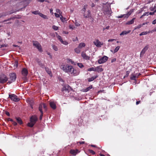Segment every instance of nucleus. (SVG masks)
<instances>
[{"label":"nucleus","mask_w":156,"mask_h":156,"mask_svg":"<svg viewBox=\"0 0 156 156\" xmlns=\"http://www.w3.org/2000/svg\"><path fill=\"white\" fill-rule=\"evenodd\" d=\"M92 88V86L91 85L90 86H89V87H88L87 88H86L84 90V91L85 92H87Z\"/></svg>","instance_id":"nucleus-28"},{"label":"nucleus","mask_w":156,"mask_h":156,"mask_svg":"<svg viewBox=\"0 0 156 156\" xmlns=\"http://www.w3.org/2000/svg\"><path fill=\"white\" fill-rule=\"evenodd\" d=\"M98 77V75L93 76H92L91 78H88V81L89 82L93 81L94 79H95L97 78Z\"/></svg>","instance_id":"nucleus-18"},{"label":"nucleus","mask_w":156,"mask_h":156,"mask_svg":"<svg viewBox=\"0 0 156 156\" xmlns=\"http://www.w3.org/2000/svg\"><path fill=\"white\" fill-rule=\"evenodd\" d=\"M38 15L44 19H47L48 18L46 15H44L42 13H39Z\"/></svg>","instance_id":"nucleus-24"},{"label":"nucleus","mask_w":156,"mask_h":156,"mask_svg":"<svg viewBox=\"0 0 156 156\" xmlns=\"http://www.w3.org/2000/svg\"><path fill=\"white\" fill-rule=\"evenodd\" d=\"M69 28L70 29L73 30L75 29V27L74 26L70 25L69 26Z\"/></svg>","instance_id":"nucleus-50"},{"label":"nucleus","mask_w":156,"mask_h":156,"mask_svg":"<svg viewBox=\"0 0 156 156\" xmlns=\"http://www.w3.org/2000/svg\"><path fill=\"white\" fill-rule=\"evenodd\" d=\"M67 60L68 62H71L72 64L75 65H76L75 62L70 58L68 59Z\"/></svg>","instance_id":"nucleus-31"},{"label":"nucleus","mask_w":156,"mask_h":156,"mask_svg":"<svg viewBox=\"0 0 156 156\" xmlns=\"http://www.w3.org/2000/svg\"><path fill=\"white\" fill-rule=\"evenodd\" d=\"M149 48V45H146L144 48L140 52V57H142L143 56L144 54L145 53L146 51Z\"/></svg>","instance_id":"nucleus-13"},{"label":"nucleus","mask_w":156,"mask_h":156,"mask_svg":"<svg viewBox=\"0 0 156 156\" xmlns=\"http://www.w3.org/2000/svg\"><path fill=\"white\" fill-rule=\"evenodd\" d=\"M52 28L55 30H57L58 29V27L55 25H53L52 27Z\"/></svg>","instance_id":"nucleus-36"},{"label":"nucleus","mask_w":156,"mask_h":156,"mask_svg":"<svg viewBox=\"0 0 156 156\" xmlns=\"http://www.w3.org/2000/svg\"><path fill=\"white\" fill-rule=\"evenodd\" d=\"M80 73V70L78 69H75L73 67L69 74L72 76H76L79 75Z\"/></svg>","instance_id":"nucleus-3"},{"label":"nucleus","mask_w":156,"mask_h":156,"mask_svg":"<svg viewBox=\"0 0 156 156\" xmlns=\"http://www.w3.org/2000/svg\"><path fill=\"white\" fill-rule=\"evenodd\" d=\"M148 12H145L144 13V14L142 15V16L140 17V18H142L144 16H145L146 15L148 16Z\"/></svg>","instance_id":"nucleus-42"},{"label":"nucleus","mask_w":156,"mask_h":156,"mask_svg":"<svg viewBox=\"0 0 156 156\" xmlns=\"http://www.w3.org/2000/svg\"><path fill=\"white\" fill-rule=\"evenodd\" d=\"M28 73L27 70L25 68L23 69L22 71V74L24 76H27Z\"/></svg>","instance_id":"nucleus-15"},{"label":"nucleus","mask_w":156,"mask_h":156,"mask_svg":"<svg viewBox=\"0 0 156 156\" xmlns=\"http://www.w3.org/2000/svg\"><path fill=\"white\" fill-rule=\"evenodd\" d=\"M7 45H8L7 44H2L1 45V48L3 47H7Z\"/></svg>","instance_id":"nucleus-54"},{"label":"nucleus","mask_w":156,"mask_h":156,"mask_svg":"<svg viewBox=\"0 0 156 156\" xmlns=\"http://www.w3.org/2000/svg\"><path fill=\"white\" fill-rule=\"evenodd\" d=\"M123 17H125V14L123 15H121L120 16H117V17H118V18H122Z\"/></svg>","instance_id":"nucleus-53"},{"label":"nucleus","mask_w":156,"mask_h":156,"mask_svg":"<svg viewBox=\"0 0 156 156\" xmlns=\"http://www.w3.org/2000/svg\"><path fill=\"white\" fill-rule=\"evenodd\" d=\"M41 113V114L40 116V120H41L42 119V117H43V112Z\"/></svg>","instance_id":"nucleus-51"},{"label":"nucleus","mask_w":156,"mask_h":156,"mask_svg":"<svg viewBox=\"0 0 156 156\" xmlns=\"http://www.w3.org/2000/svg\"><path fill=\"white\" fill-rule=\"evenodd\" d=\"M131 14V13L130 12H128L127 14H125V17L128 18L129 16Z\"/></svg>","instance_id":"nucleus-44"},{"label":"nucleus","mask_w":156,"mask_h":156,"mask_svg":"<svg viewBox=\"0 0 156 156\" xmlns=\"http://www.w3.org/2000/svg\"><path fill=\"white\" fill-rule=\"evenodd\" d=\"M8 121H11V122H13V120L11 118H8Z\"/></svg>","instance_id":"nucleus-58"},{"label":"nucleus","mask_w":156,"mask_h":156,"mask_svg":"<svg viewBox=\"0 0 156 156\" xmlns=\"http://www.w3.org/2000/svg\"><path fill=\"white\" fill-rule=\"evenodd\" d=\"M55 16L57 18H58L60 17V15L56 13H55Z\"/></svg>","instance_id":"nucleus-52"},{"label":"nucleus","mask_w":156,"mask_h":156,"mask_svg":"<svg viewBox=\"0 0 156 156\" xmlns=\"http://www.w3.org/2000/svg\"><path fill=\"white\" fill-rule=\"evenodd\" d=\"M37 120V118L36 115H32L30 118V122L27 124L28 126L31 127H33Z\"/></svg>","instance_id":"nucleus-2"},{"label":"nucleus","mask_w":156,"mask_h":156,"mask_svg":"<svg viewBox=\"0 0 156 156\" xmlns=\"http://www.w3.org/2000/svg\"><path fill=\"white\" fill-rule=\"evenodd\" d=\"M5 114L7 116H10V114L7 111H6L5 112Z\"/></svg>","instance_id":"nucleus-56"},{"label":"nucleus","mask_w":156,"mask_h":156,"mask_svg":"<svg viewBox=\"0 0 156 156\" xmlns=\"http://www.w3.org/2000/svg\"><path fill=\"white\" fill-rule=\"evenodd\" d=\"M33 45L40 52L43 51L41 46L37 41H33Z\"/></svg>","instance_id":"nucleus-4"},{"label":"nucleus","mask_w":156,"mask_h":156,"mask_svg":"<svg viewBox=\"0 0 156 156\" xmlns=\"http://www.w3.org/2000/svg\"><path fill=\"white\" fill-rule=\"evenodd\" d=\"M83 16L86 18H90L92 20H94L93 18L91 17L90 11L89 10H88L87 12H85L84 13Z\"/></svg>","instance_id":"nucleus-8"},{"label":"nucleus","mask_w":156,"mask_h":156,"mask_svg":"<svg viewBox=\"0 0 156 156\" xmlns=\"http://www.w3.org/2000/svg\"><path fill=\"white\" fill-rule=\"evenodd\" d=\"M108 58L107 56H104L98 60V62L100 64L105 63L107 61Z\"/></svg>","instance_id":"nucleus-10"},{"label":"nucleus","mask_w":156,"mask_h":156,"mask_svg":"<svg viewBox=\"0 0 156 156\" xmlns=\"http://www.w3.org/2000/svg\"><path fill=\"white\" fill-rule=\"evenodd\" d=\"M9 78L8 82L11 83L14 81L16 79V75L15 73H12L9 75Z\"/></svg>","instance_id":"nucleus-5"},{"label":"nucleus","mask_w":156,"mask_h":156,"mask_svg":"<svg viewBox=\"0 0 156 156\" xmlns=\"http://www.w3.org/2000/svg\"><path fill=\"white\" fill-rule=\"evenodd\" d=\"M12 124L14 126H16L17 125V123L16 122L14 121L12 122Z\"/></svg>","instance_id":"nucleus-55"},{"label":"nucleus","mask_w":156,"mask_h":156,"mask_svg":"<svg viewBox=\"0 0 156 156\" xmlns=\"http://www.w3.org/2000/svg\"><path fill=\"white\" fill-rule=\"evenodd\" d=\"M87 71H96V69L95 68H94V67H91V68H89L87 69Z\"/></svg>","instance_id":"nucleus-35"},{"label":"nucleus","mask_w":156,"mask_h":156,"mask_svg":"<svg viewBox=\"0 0 156 156\" xmlns=\"http://www.w3.org/2000/svg\"><path fill=\"white\" fill-rule=\"evenodd\" d=\"M156 12H155V11H154L153 12H150L149 13V14L150 15H153L154 14V13Z\"/></svg>","instance_id":"nucleus-59"},{"label":"nucleus","mask_w":156,"mask_h":156,"mask_svg":"<svg viewBox=\"0 0 156 156\" xmlns=\"http://www.w3.org/2000/svg\"><path fill=\"white\" fill-rule=\"evenodd\" d=\"M100 66H97L96 68H95L96 69V70L98 71H102L103 70V69L101 68H100Z\"/></svg>","instance_id":"nucleus-30"},{"label":"nucleus","mask_w":156,"mask_h":156,"mask_svg":"<svg viewBox=\"0 0 156 156\" xmlns=\"http://www.w3.org/2000/svg\"><path fill=\"white\" fill-rule=\"evenodd\" d=\"M129 73V71H126V75L125 76H124V77H127L128 76Z\"/></svg>","instance_id":"nucleus-48"},{"label":"nucleus","mask_w":156,"mask_h":156,"mask_svg":"<svg viewBox=\"0 0 156 156\" xmlns=\"http://www.w3.org/2000/svg\"><path fill=\"white\" fill-rule=\"evenodd\" d=\"M116 59L115 58H113L111 62H115L116 61Z\"/></svg>","instance_id":"nucleus-61"},{"label":"nucleus","mask_w":156,"mask_h":156,"mask_svg":"<svg viewBox=\"0 0 156 156\" xmlns=\"http://www.w3.org/2000/svg\"><path fill=\"white\" fill-rule=\"evenodd\" d=\"M140 102V101H136V105H138L139 104Z\"/></svg>","instance_id":"nucleus-62"},{"label":"nucleus","mask_w":156,"mask_h":156,"mask_svg":"<svg viewBox=\"0 0 156 156\" xmlns=\"http://www.w3.org/2000/svg\"><path fill=\"white\" fill-rule=\"evenodd\" d=\"M45 69L48 73L50 75V76H52L51 72L50 70L47 67L45 68Z\"/></svg>","instance_id":"nucleus-23"},{"label":"nucleus","mask_w":156,"mask_h":156,"mask_svg":"<svg viewBox=\"0 0 156 156\" xmlns=\"http://www.w3.org/2000/svg\"><path fill=\"white\" fill-rule=\"evenodd\" d=\"M94 44L97 47H101V46L103 44V42H100L98 40L96 39L93 42Z\"/></svg>","instance_id":"nucleus-9"},{"label":"nucleus","mask_w":156,"mask_h":156,"mask_svg":"<svg viewBox=\"0 0 156 156\" xmlns=\"http://www.w3.org/2000/svg\"><path fill=\"white\" fill-rule=\"evenodd\" d=\"M13 13V12H10V13L8 12L3 13H2V15H1L0 16V18H1L2 17L5 16L7 15Z\"/></svg>","instance_id":"nucleus-21"},{"label":"nucleus","mask_w":156,"mask_h":156,"mask_svg":"<svg viewBox=\"0 0 156 156\" xmlns=\"http://www.w3.org/2000/svg\"><path fill=\"white\" fill-rule=\"evenodd\" d=\"M56 11L57 13H59L60 15L62 13V12H61L60 10L58 9H56Z\"/></svg>","instance_id":"nucleus-46"},{"label":"nucleus","mask_w":156,"mask_h":156,"mask_svg":"<svg viewBox=\"0 0 156 156\" xmlns=\"http://www.w3.org/2000/svg\"><path fill=\"white\" fill-rule=\"evenodd\" d=\"M120 48V47L119 46H118L117 47H116V48L114 49L113 53H114L117 52L119 50Z\"/></svg>","instance_id":"nucleus-33"},{"label":"nucleus","mask_w":156,"mask_h":156,"mask_svg":"<svg viewBox=\"0 0 156 156\" xmlns=\"http://www.w3.org/2000/svg\"><path fill=\"white\" fill-rule=\"evenodd\" d=\"M115 40V39H109L108 41V42H110V41H114Z\"/></svg>","instance_id":"nucleus-63"},{"label":"nucleus","mask_w":156,"mask_h":156,"mask_svg":"<svg viewBox=\"0 0 156 156\" xmlns=\"http://www.w3.org/2000/svg\"><path fill=\"white\" fill-rule=\"evenodd\" d=\"M80 48H79V47L77 48H76L75 49V52L77 54L79 53L80 51Z\"/></svg>","instance_id":"nucleus-32"},{"label":"nucleus","mask_w":156,"mask_h":156,"mask_svg":"<svg viewBox=\"0 0 156 156\" xmlns=\"http://www.w3.org/2000/svg\"><path fill=\"white\" fill-rule=\"evenodd\" d=\"M49 104L51 107L53 109H55L56 108V104L54 102L51 101L50 102Z\"/></svg>","instance_id":"nucleus-16"},{"label":"nucleus","mask_w":156,"mask_h":156,"mask_svg":"<svg viewBox=\"0 0 156 156\" xmlns=\"http://www.w3.org/2000/svg\"><path fill=\"white\" fill-rule=\"evenodd\" d=\"M61 42L62 43V44H64V45H67L68 44V43L66 41H63V40H62Z\"/></svg>","instance_id":"nucleus-41"},{"label":"nucleus","mask_w":156,"mask_h":156,"mask_svg":"<svg viewBox=\"0 0 156 156\" xmlns=\"http://www.w3.org/2000/svg\"><path fill=\"white\" fill-rule=\"evenodd\" d=\"M52 48L55 51H57L58 50V47L55 45H52Z\"/></svg>","instance_id":"nucleus-34"},{"label":"nucleus","mask_w":156,"mask_h":156,"mask_svg":"<svg viewBox=\"0 0 156 156\" xmlns=\"http://www.w3.org/2000/svg\"><path fill=\"white\" fill-rule=\"evenodd\" d=\"M131 31L130 30L127 31H123L121 34L120 35L122 36V35H126L128 34Z\"/></svg>","instance_id":"nucleus-19"},{"label":"nucleus","mask_w":156,"mask_h":156,"mask_svg":"<svg viewBox=\"0 0 156 156\" xmlns=\"http://www.w3.org/2000/svg\"><path fill=\"white\" fill-rule=\"evenodd\" d=\"M8 80V78L4 74H2L0 76V83H6Z\"/></svg>","instance_id":"nucleus-6"},{"label":"nucleus","mask_w":156,"mask_h":156,"mask_svg":"<svg viewBox=\"0 0 156 156\" xmlns=\"http://www.w3.org/2000/svg\"><path fill=\"white\" fill-rule=\"evenodd\" d=\"M135 19V18H133L130 21L126 23V24H128V25H130V24H133L134 22V20Z\"/></svg>","instance_id":"nucleus-26"},{"label":"nucleus","mask_w":156,"mask_h":156,"mask_svg":"<svg viewBox=\"0 0 156 156\" xmlns=\"http://www.w3.org/2000/svg\"><path fill=\"white\" fill-rule=\"evenodd\" d=\"M43 108L45 110H46L47 107L45 103H41L39 105L38 109L41 113L43 112L42 109Z\"/></svg>","instance_id":"nucleus-12"},{"label":"nucleus","mask_w":156,"mask_h":156,"mask_svg":"<svg viewBox=\"0 0 156 156\" xmlns=\"http://www.w3.org/2000/svg\"><path fill=\"white\" fill-rule=\"evenodd\" d=\"M9 98L15 102L18 101L20 100V98H18L16 95L14 94H9Z\"/></svg>","instance_id":"nucleus-7"},{"label":"nucleus","mask_w":156,"mask_h":156,"mask_svg":"<svg viewBox=\"0 0 156 156\" xmlns=\"http://www.w3.org/2000/svg\"><path fill=\"white\" fill-rule=\"evenodd\" d=\"M143 35H146L148 33L147 31H144L142 32Z\"/></svg>","instance_id":"nucleus-57"},{"label":"nucleus","mask_w":156,"mask_h":156,"mask_svg":"<svg viewBox=\"0 0 156 156\" xmlns=\"http://www.w3.org/2000/svg\"><path fill=\"white\" fill-rule=\"evenodd\" d=\"M81 56L83 59L85 60H90V57L87 55L86 53L84 51H83L81 53Z\"/></svg>","instance_id":"nucleus-14"},{"label":"nucleus","mask_w":156,"mask_h":156,"mask_svg":"<svg viewBox=\"0 0 156 156\" xmlns=\"http://www.w3.org/2000/svg\"><path fill=\"white\" fill-rule=\"evenodd\" d=\"M80 151L78 149H71L69 151V153L71 154L72 156H76V154L80 152Z\"/></svg>","instance_id":"nucleus-11"},{"label":"nucleus","mask_w":156,"mask_h":156,"mask_svg":"<svg viewBox=\"0 0 156 156\" xmlns=\"http://www.w3.org/2000/svg\"><path fill=\"white\" fill-rule=\"evenodd\" d=\"M61 17H60V19L62 22H64V19H65V18H63L61 14L60 15Z\"/></svg>","instance_id":"nucleus-45"},{"label":"nucleus","mask_w":156,"mask_h":156,"mask_svg":"<svg viewBox=\"0 0 156 156\" xmlns=\"http://www.w3.org/2000/svg\"><path fill=\"white\" fill-rule=\"evenodd\" d=\"M88 151L92 155L95 154V152L92 150H89Z\"/></svg>","instance_id":"nucleus-38"},{"label":"nucleus","mask_w":156,"mask_h":156,"mask_svg":"<svg viewBox=\"0 0 156 156\" xmlns=\"http://www.w3.org/2000/svg\"><path fill=\"white\" fill-rule=\"evenodd\" d=\"M152 23L153 24H155L156 23V19L154 20L152 22Z\"/></svg>","instance_id":"nucleus-60"},{"label":"nucleus","mask_w":156,"mask_h":156,"mask_svg":"<svg viewBox=\"0 0 156 156\" xmlns=\"http://www.w3.org/2000/svg\"><path fill=\"white\" fill-rule=\"evenodd\" d=\"M73 66L69 65L68 64L62 65L61 66V69L66 73L69 74L71 72Z\"/></svg>","instance_id":"nucleus-1"},{"label":"nucleus","mask_w":156,"mask_h":156,"mask_svg":"<svg viewBox=\"0 0 156 156\" xmlns=\"http://www.w3.org/2000/svg\"><path fill=\"white\" fill-rule=\"evenodd\" d=\"M78 66L80 68H82L84 66L82 63H77Z\"/></svg>","instance_id":"nucleus-37"},{"label":"nucleus","mask_w":156,"mask_h":156,"mask_svg":"<svg viewBox=\"0 0 156 156\" xmlns=\"http://www.w3.org/2000/svg\"><path fill=\"white\" fill-rule=\"evenodd\" d=\"M38 11H34L32 12V13L33 14L37 15L39 13H38Z\"/></svg>","instance_id":"nucleus-49"},{"label":"nucleus","mask_w":156,"mask_h":156,"mask_svg":"<svg viewBox=\"0 0 156 156\" xmlns=\"http://www.w3.org/2000/svg\"><path fill=\"white\" fill-rule=\"evenodd\" d=\"M58 39L61 42L63 40L62 39V37L59 35H58Z\"/></svg>","instance_id":"nucleus-47"},{"label":"nucleus","mask_w":156,"mask_h":156,"mask_svg":"<svg viewBox=\"0 0 156 156\" xmlns=\"http://www.w3.org/2000/svg\"><path fill=\"white\" fill-rule=\"evenodd\" d=\"M87 5H84V6H83V9H82V10L84 12H86L85 11H86V9H87Z\"/></svg>","instance_id":"nucleus-40"},{"label":"nucleus","mask_w":156,"mask_h":156,"mask_svg":"<svg viewBox=\"0 0 156 156\" xmlns=\"http://www.w3.org/2000/svg\"><path fill=\"white\" fill-rule=\"evenodd\" d=\"M146 23H143L142 24L138 25L136 27H135L134 28V30H136V29H139L142 26L144 25Z\"/></svg>","instance_id":"nucleus-29"},{"label":"nucleus","mask_w":156,"mask_h":156,"mask_svg":"<svg viewBox=\"0 0 156 156\" xmlns=\"http://www.w3.org/2000/svg\"><path fill=\"white\" fill-rule=\"evenodd\" d=\"M137 74H135V75L133 74V73L131 75V76L130 77V79L132 80H134L135 81H136V78H137L136 77Z\"/></svg>","instance_id":"nucleus-17"},{"label":"nucleus","mask_w":156,"mask_h":156,"mask_svg":"<svg viewBox=\"0 0 156 156\" xmlns=\"http://www.w3.org/2000/svg\"><path fill=\"white\" fill-rule=\"evenodd\" d=\"M16 119L18 123L20 125L22 124H23V122L20 118L19 117H16Z\"/></svg>","instance_id":"nucleus-20"},{"label":"nucleus","mask_w":156,"mask_h":156,"mask_svg":"<svg viewBox=\"0 0 156 156\" xmlns=\"http://www.w3.org/2000/svg\"><path fill=\"white\" fill-rule=\"evenodd\" d=\"M136 74H137V75H136L137 78H138V77L141 75V74L140 73H139L138 74L136 73Z\"/></svg>","instance_id":"nucleus-64"},{"label":"nucleus","mask_w":156,"mask_h":156,"mask_svg":"<svg viewBox=\"0 0 156 156\" xmlns=\"http://www.w3.org/2000/svg\"><path fill=\"white\" fill-rule=\"evenodd\" d=\"M14 18V17H11L9 18L8 19L6 20H5L3 21V22H5L7 21H9L13 19Z\"/></svg>","instance_id":"nucleus-39"},{"label":"nucleus","mask_w":156,"mask_h":156,"mask_svg":"<svg viewBox=\"0 0 156 156\" xmlns=\"http://www.w3.org/2000/svg\"><path fill=\"white\" fill-rule=\"evenodd\" d=\"M75 25L77 27H79L80 26V23L79 22H78L76 20H75Z\"/></svg>","instance_id":"nucleus-43"},{"label":"nucleus","mask_w":156,"mask_h":156,"mask_svg":"<svg viewBox=\"0 0 156 156\" xmlns=\"http://www.w3.org/2000/svg\"><path fill=\"white\" fill-rule=\"evenodd\" d=\"M86 44L82 42L80 43L78 47L79 48H81L83 47H84L85 46Z\"/></svg>","instance_id":"nucleus-27"},{"label":"nucleus","mask_w":156,"mask_h":156,"mask_svg":"<svg viewBox=\"0 0 156 156\" xmlns=\"http://www.w3.org/2000/svg\"><path fill=\"white\" fill-rule=\"evenodd\" d=\"M37 62L38 64L41 66V67L42 68L44 67L45 66L41 62V61L38 60L37 61Z\"/></svg>","instance_id":"nucleus-22"},{"label":"nucleus","mask_w":156,"mask_h":156,"mask_svg":"<svg viewBox=\"0 0 156 156\" xmlns=\"http://www.w3.org/2000/svg\"><path fill=\"white\" fill-rule=\"evenodd\" d=\"M27 102L30 105H33L34 103V101L33 99H29L27 100Z\"/></svg>","instance_id":"nucleus-25"}]
</instances>
